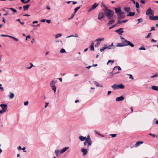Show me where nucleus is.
Returning <instances> with one entry per match:
<instances>
[{
  "mask_svg": "<svg viewBox=\"0 0 158 158\" xmlns=\"http://www.w3.org/2000/svg\"><path fill=\"white\" fill-rule=\"evenodd\" d=\"M105 13L108 19H110L113 16L114 12L112 10L107 8L105 10Z\"/></svg>",
  "mask_w": 158,
  "mask_h": 158,
  "instance_id": "1",
  "label": "nucleus"
},
{
  "mask_svg": "<svg viewBox=\"0 0 158 158\" xmlns=\"http://www.w3.org/2000/svg\"><path fill=\"white\" fill-rule=\"evenodd\" d=\"M122 42L124 46H130L131 47H133L134 46V45L131 42L127 40L126 39L122 41Z\"/></svg>",
  "mask_w": 158,
  "mask_h": 158,
  "instance_id": "2",
  "label": "nucleus"
},
{
  "mask_svg": "<svg viewBox=\"0 0 158 158\" xmlns=\"http://www.w3.org/2000/svg\"><path fill=\"white\" fill-rule=\"evenodd\" d=\"M154 14V11L151 8H149L147 10L146 12V15L148 16H149L150 15H153Z\"/></svg>",
  "mask_w": 158,
  "mask_h": 158,
  "instance_id": "3",
  "label": "nucleus"
},
{
  "mask_svg": "<svg viewBox=\"0 0 158 158\" xmlns=\"http://www.w3.org/2000/svg\"><path fill=\"white\" fill-rule=\"evenodd\" d=\"M99 4H97L96 3H94L93 5H92L91 7L88 10V12H89L91 11L92 10H94L95 9L96 7Z\"/></svg>",
  "mask_w": 158,
  "mask_h": 158,
  "instance_id": "4",
  "label": "nucleus"
},
{
  "mask_svg": "<svg viewBox=\"0 0 158 158\" xmlns=\"http://www.w3.org/2000/svg\"><path fill=\"white\" fill-rule=\"evenodd\" d=\"M0 106L2 107V110L6 111L7 110V105L6 104H2L0 105Z\"/></svg>",
  "mask_w": 158,
  "mask_h": 158,
  "instance_id": "5",
  "label": "nucleus"
},
{
  "mask_svg": "<svg viewBox=\"0 0 158 158\" xmlns=\"http://www.w3.org/2000/svg\"><path fill=\"white\" fill-rule=\"evenodd\" d=\"M89 149H88L87 147V148L86 149L83 148L81 149V151L83 152V156H85L86 155L87 153L88 152V150Z\"/></svg>",
  "mask_w": 158,
  "mask_h": 158,
  "instance_id": "6",
  "label": "nucleus"
},
{
  "mask_svg": "<svg viewBox=\"0 0 158 158\" xmlns=\"http://www.w3.org/2000/svg\"><path fill=\"white\" fill-rule=\"evenodd\" d=\"M123 28H121L115 30V31L118 33L119 35H121L122 33L124 32L123 31Z\"/></svg>",
  "mask_w": 158,
  "mask_h": 158,
  "instance_id": "7",
  "label": "nucleus"
},
{
  "mask_svg": "<svg viewBox=\"0 0 158 158\" xmlns=\"http://www.w3.org/2000/svg\"><path fill=\"white\" fill-rule=\"evenodd\" d=\"M149 19L152 20L156 21L158 20V16H150Z\"/></svg>",
  "mask_w": 158,
  "mask_h": 158,
  "instance_id": "8",
  "label": "nucleus"
},
{
  "mask_svg": "<svg viewBox=\"0 0 158 158\" xmlns=\"http://www.w3.org/2000/svg\"><path fill=\"white\" fill-rule=\"evenodd\" d=\"M117 15L118 16L117 19L118 20H121L125 18V17L124 15H121V14H118Z\"/></svg>",
  "mask_w": 158,
  "mask_h": 158,
  "instance_id": "9",
  "label": "nucleus"
},
{
  "mask_svg": "<svg viewBox=\"0 0 158 158\" xmlns=\"http://www.w3.org/2000/svg\"><path fill=\"white\" fill-rule=\"evenodd\" d=\"M104 17V14L103 12H101L99 14L98 19L99 20L101 19Z\"/></svg>",
  "mask_w": 158,
  "mask_h": 158,
  "instance_id": "10",
  "label": "nucleus"
},
{
  "mask_svg": "<svg viewBox=\"0 0 158 158\" xmlns=\"http://www.w3.org/2000/svg\"><path fill=\"white\" fill-rule=\"evenodd\" d=\"M115 11L116 13L117 14V15H118V14H120V13H121V10L120 8H115Z\"/></svg>",
  "mask_w": 158,
  "mask_h": 158,
  "instance_id": "11",
  "label": "nucleus"
},
{
  "mask_svg": "<svg viewBox=\"0 0 158 158\" xmlns=\"http://www.w3.org/2000/svg\"><path fill=\"white\" fill-rule=\"evenodd\" d=\"M94 41H92L91 44L89 48H90V50L92 51H94Z\"/></svg>",
  "mask_w": 158,
  "mask_h": 158,
  "instance_id": "12",
  "label": "nucleus"
},
{
  "mask_svg": "<svg viewBox=\"0 0 158 158\" xmlns=\"http://www.w3.org/2000/svg\"><path fill=\"white\" fill-rule=\"evenodd\" d=\"M89 143H90V142L88 141V140H85V141L84 142V146H85L87 144H88L87 147L88 149H89V146L90 145L92 144V143H91L89 144Z\"/></svg>",
  "mask_w": 158,
  "mask_h": 158,
  "instance_id": "13",
  "label": "nucleus"
},
{
  "mask_svg": "<svg viewBox=\"0 0 158 158\" xmlns=\"http://www.w3.org/2000/svg\"><path fill=\"white\" fill-rule=\"evenodd\" d=\"M124 99V97L123 96H121L120 97H117L116 100V101H119L123 100Z\"/></svg>",
  "mask_w": 158,
  "mask_h": 158,
  "instance_id": "14",
  "label": "nucleus"
},
{
  "mask_svg": "<svg viewBox=\"0 0 158 158\" xmlns=\"http://www.w3.org/2000/svg\"><path fill=\"white\" fill-rule=\"evenodd\" d=\"M69 148V147H66L63 148L62 150L60 151V153L62 154L64 152H65L67 149Z\"/></svg>",
  "mask_w": 158,
  "mask_h": 158,
  "instance_id": "15",
  "label": "nucleus"
},
{
  "mask_svg": "<svg viewBox=\"0 0 158 158\" xmlns=\"http://www.w3.org/2000/svg\"><path fill=\"white\" fill-rule=\"evenodd\" d=\"M78 139L81 141H82L84 140H85V139H86V137H84L83 136L81 135L79 137Z\"/></svg>",
  "mask_w": 158,
  "mask_h": 158,
  "instance_id": "16",
  "label": "nucleus"
},
{
  "mask_svg": "<svg viewBox=\"0 0 158 158\" xmlns=\"http://www.w3.org/2000/svg\"><path fill=\"white\" fill-rule=\"evenodd\" d=\"M115 22V20L114 19H112L110 20L108 23H107V25L108 26H109L112 24L113 23H114Z\"/></svg>",
  "mask_w": 158,
  "mask_h": 158,
  "instance_id": "17",
  "label": "nucleus"
},
{
  "mask_svg": "<svg viewBox=\"0 0 158 158\" xmlns=\"http://www.w3.org/2000/svg\"><path fill=\"white\" fill-rule=\"evenodd\" d=\"M56 81L53 80L50 82V85L52 87V86H55V84L56 83Z\"/></svg>",
  "mask_w": 158,
  "mask_h": 158,
  "instance_id": "18",
  "label": "nucleus"
},
{
  "mask_svg": "<svg viewBox=\"0 0 158 158\" xmlns=\"http://www.w3.org/2000/svg\"><path fill=\"white\" fill-rule=\"evenodd\" d=\"M30 6V5L28 4L26 5L23 6V8L24 10L26 11L28 10Z\"/></svg>",
  "mask_w": 158,
  "mask_h": 158,
  "instance_id": "19",
  "label": "nucleus"
},
{
  "mask_svg": "<svg viewBox=\"0 0 158 158\" xmlns=\"http://www.w3.org/2000/svg\"><path fill=\"white\" fill-rule=\"evenodd\" d=\"M111 87L114 90L118 89V85L115 84L111 86Z\"/></svg>",
  "mask_w": 158,
  "mask_h": 158,
  "instance_id": "20",
  "label": "nucleus"
},
{
  "mask_svg": "<svg viewBox=\"0 0 158 158\" xmlns=\"http://www.w3.org/2000/svg\"><path fill=\"white\" fill-rule=\"evenodd\" d=\"M116 47H124V45L123 44V42H122L121 43H118L117 44Z\"/></svg>",
  "mask_w": 158,
  "mask_h": 158,
  "instance_id": "21",
  "label": "nucleus"
},
{
  "mask_svg": "<svg viewBox=\"0 0 158 158\" xmlns=\"http://www.w3.org/2000/svg\"><path fill=\"white\" fill-rule=\"evenodd\" d=\"M124 87V85L122 84H120L118 85V89H123Z\"/></svg>",
  "mask_w": 158,
  "mask_h": 158,
  "instance_id": "22",
  "label": "nucleus"
},
{
  "mask_svg": "<svg viewBox=\"0 0 158 158\" xmlns=\"http://www.w3.org/2000/svg\"><path fill=\"white\" fill-rule=\"evenodd\" d=\"M143 143V142L142 141H139L136 142V144H135V147H137L140 145V144H142Z\"/></svg>",
  "mask_w": 158,
  "mask_h": 158,
  "instance_id": "23",
  "label": "nucleus"
},
{
  "mask_svg": "<svg viewBox=\"0 0 158 158\" xmlns=\"http://www.w3.org/2000/svg\"><path fill=\"white\" fill-rule=\"evenodd\" d=\"M85 140H88V141L90 142V143H89V144L91 143H92V141L91 139L90 136L89 135H88L87 137H86V139Z\"/></svg>",
  "mask_w": 158,
  "mask_h": 158,
  "instance_id": "24",
  "label": "nucleus"
},
{
  "mask_svg": "<svg viewBox=\"0 0 158 158\" xmlns=\"http://www.w3.org/2000/svg\"><path fill=\"white\" fill-rule=\"evenodd\" d=\"M135 13L134 12H129V13L127 15V16H133L135 15Z\"/></svg>",
  "mask_w": 158,
  "mask_h": 158,
  "instance_id": "25",
  "label": "nucleus"
},
{
  "mask_svg": "<svg viewBox=\"0 0 158 158\" xmlns=\"http://www.w3.org/2000/svg\"><path fill=\"white\" fill-rule=\"evenodd\" d=\"M82 6V5H81L80 6H78L75 9H74V13H75L77 10Z\"/></svg>",
  "mask_w": 158,
  "mask_h": 158,
  "instance_id": "26",
  "label": "nucleus"
},
{
  "mask_svg": "<svg viewBox=\"0 0 158 158\" xmlns=\"http://www.w3.org/2000/svg\"><path fill=\"white\" fill-rule=\"evenodd\" d=\"M104 40V39L103 38H100L97 39L95 41L97 42H99V41H103Z\"/></svg>",
  "mask_w": 158,
  "mask_h": 158,
  "instance_id": "27",
  "label": "nucleus"
},
{
  "mask_svg": "<svg viewBox=\"0 0 158 158\" xmlns=\"http://www.w3.org/2000/svg\"><path fill=\"white\" fill-rule=\"evenodd\" d=\"M152 89L153 90L158 91V86H152Z\"/></svg>",
  "mask_w": 158,
  "mask_h": 158,
  "instance_id": "28",
  "label": "nucleus"
},
{
  "mask_svg": "<svg viewBox=\"0 0 158 158\" xmlns=\"http://www.w3.org/2000/svg\"><path fill=\"white\" fill-rule=\"evenodd\" d=\"M124 10L127 12H128L129 11H130L131 9H130V8L129 7H125L124 8Z\"/></svg>",
  "mask_w": 158,
  "mask_h": 158,
  "instance_id": "29",
  "label": "nucleus"
},
{
  "mask_svg": "<svg viewBox=\"0 0 158 158\" xmlns=\"http://www.w3.org/2000/svg\"><path fill=\"white\" fill-rule=\"evenodd\" d=\"M55 153L56 156H58L59 153H60V151L58 150H55Z\"/></svg>",
  "mask_w": 158,
  "mask_h": 158,
  "instance_id": "30",
  "label": "nucleus"
},
{
  "mask_svg": "<svg viewBox=\"0 0 158 158\" xmlns=\"http://www.w3.org/2000/svg\"><path fill=\"white\" fill-rule=\"evenodd\" d=\"M14 96L15 95L14 93H10L9 97L10 99H12L14 98Z\"/></svg>",
  "mask_w": 158,
  "mask_h": 158,
  "instance_id": "31",
  "label": "nucleus"
},
{
  "mask_svg": "<svg viewBox=\"0 0 158 158\" xmlns=\"http://www.w3.org/2000/svg\"><path fill=\"white\" fill-rule=\"evenodd\" d=\"M78 37V35L77 34H76L75 35H71L69 36H67L66 38H69V37Z\"/></svg>",
  "mask_w": 158,
  "mask_h": 158,
  "instance_id": "32",
  "label": "nucleus"
},
{
  "mask_svg": "<svg viewBox=\"0 0 158 158\" xmlns=\"http://www.w3.org/2000/svg\"><path fill=\"white\" fill-rule=\"evenodd\" d=\"M104 46H106V49H111V47H110V45L107 46V45L106 44H105L104 45Z\"/></svg>",
  "mask_w": 158,
  "mask_h": 158,
  "instance_id": "33",
  "label": "nucleus"
},
{
  "mask_svg": "<svg viewBox=\"0 0 158 158\" xmlns=\"http://www.w3.org/2000/svg\"><path fill=\"white\" fill-rule=\"evenodd\" d=\"M62 36V34L61 33H58L55 36L56 38H57L59 37H60Z\"/></svg>",
  "mask_w": 158,
  "mask_h": 158,
  "instance_id": "34",
  "label": "nucleus"
},
{
  "mask_svg": "<svg viewBox=\"0 0 158 158\" xmlns=\"http://www.w3.org/2000/svg\"><path fill=\"white\" fill-rule=\"evenodd\" d=\"M9 9L12 10L14 13L16 12H17L16 10L14 9V8L10 7L9 8Z\"/></svg>",
  "mask_w": 158,
  "mask_h": 158,
  "instance_id": "35",
  "label": "nucleus"
},
{
  "mask_svg": "<svg viewBox=\"0 0 158 158\" xmlns=\"http://www.w3.org/2000/svg\"><path fill=\"white\" fill-rule=\"evenodd\" d=\"M60 52L61 53H65L66 52L64 48H62L60 51Z\"/></svg>",
  "mask_w": 158,
  "mask_h": 158,
  "instance_id": "36",
  "label": "nucleus"
},
{
  "mask_svg": "<svg viewBox=\"0 0 158 158\" xmlns=\"http://www.w3.org/2000/svg\"><path fill=\"white\" fill-rule=\"evenodd\" d=\"M52 89L53 90L54 93H55L56 91V86H54L51 87Z\"/></svg>",
  "mask_w": 158,
  "mask_h": 158,
  "instance_id": "37",
  "label": "nucleus"
},
{
  "mask_svg": "<svg viewBox=\"0 0 158 158\" xmlns=\"http://www.w3.org/2000/svg\"><path fill=\"white\" fill-rule=\"evenodd\" d=\"M105 49H106V46H104V47L100 49V51L101 52L103 51Z\"/></svg>",
  "mask_w": 158,
  "mask_h": 158,
  "instance_id": "38",
  "label": "nucleus"
},
{
  "mask_svg": "<svg viewBox=\"0 0 158 158\" xmlns=\"http://www.w3.org/2000/svg\"><path fill=\"white\" fill-rule=\"evenodd\" d=\"M101 6L102 7H104L105 8V10L106 9H107V7L106 6V5L103 3V2H102V4L101 5Z\"/></svg>",
  "mask_w": 158,
  "mask_h": 158,
  "instance_id": "39",
  "label": "nucleus"
},
{
  "mask_svg": "<svg viewBox=\"0 0 158 158\" xmlns=\"http://www.w3.org/2000/svg\"><path fill=\"white\" fill-rule=\"evenodd\" d=\"M114 62V60H109L108 61V62L107 63V64H108L109 63H111V64H112Z\"/></svg>",
  "mask_w": 158,
  "mask_h": 158,
  "instance_id": "40",
  "label": "nucleus"
},
{
  "mask_svg": "<svg viewBox=\"0 0 158 158\" xmlns=\"http://www.w3.org/2000/svg\"><path fill=\"white\" fill-rule=\"evenodd\" d=\"M75 13H74L68 19L70 20V19H72L74 17V15H75Z\"/></svg>",
  "mask_w": 158,
  "mask_h": 158,
  "instance_id": "41",
  "label": "nucleus"
},
{
  "mask_svg": "<svg viewBox=\"0 0 158 158\" xmlns=\"http://www.w3.org/2000/svg\"><path fill=\"white\" fill-rule=\"evenodd\" d=\"M135 7L137 9L139 8V3L138 2H136L135 3Z\"/></svg>",
  "mask_w": 158,
  "mask_h": 158,
  "instance_id": "42",
  "label": "nucleus"
},
{
  "mask_svg": "<svg viewBox=\"0 0 158 158\" xmlns=\"http://www.w3.org/2000/svg\"><path fill=\"white\" fill-rule=\"evenodd\" d=\"M94 83L97 86H99V84L96 81H94Z\"/></svg>",
  "mask_w": 158,
  "mask_h": 158,
  "instance_id": "43",
  "label": "nucleus"
},
{
  "mask_svg": "<svg viewBox=\"0 0 158 158\" xmlns=\"http://www.w3.org/2000/svg\"><path fill=\"white\" fill-rule=\"evenodd\" d=\"M109 135L111 136L112 138H114L117 135L116 134H110Z\"/></svg>",
  "mask_w": 158,
  "mask_h": 158,
  "instance_id": "44",
  "label": "nucleus"
},
{
  "mask_svg": "<svg viewBox=\"0 0 158 158\" xmlns=\"http://www.w3.org/2000/svg\"><path fill=\"white\" fill-rule=\"evenodd\" d=\"M127 75H129L130 76L129 77V78L130 79H131L132 80H133L134 79V77H133L132 75L131 74H127Z\"/></svg>",
  "mask_w": 158,
  "mask_h": 158,
  "instance_id": "45",
  "label": "nucleus"
},
{
  "mask_svg": "<svg viewBox=\"0 0 158 158\" xmlns=\"http://www.w3.org/2000/svg\"><path fill=\"white\" fill-rule=\"evenodd\" d=\"M20 19H17L16 20V21H17L19 22V23H20L21 24H22V25L23 24H24V22H21L20 21Z\"/></svg>",
  "mask_w": 158,
  "mask_h": 158,
  "instance_id": "46",
  "label": "nucleus"
},
{
  "mask_svg": "<svg viewBox=\"0 0 158 158\" xmlns=\"http://www.w3.org/2000/svg\"><path fill=\"white\" fill-rule=\"evenodd\" d=\"M139 50H145L146 48L143 46H141L139 48Z\"/></svg>",
  "mask_w": 158,
  "mask_h": 158,
  "instance_id": "47",
  "label": "nucleus"
},
{
  "mask_svg": "<svg viewBox=\"0 0 158 158\" xmlns=\"http://www.w3.org/2000/svg\"><path fill=\"white\" fill-rule=\"evenodd\" d=\"M0 90H1V91H3L4 90V89L3 87H2V85L1 84H0Z\"/></svg>",
  "mask_w": 158,
  "mask_h": 158,
  "instance_id": "48",
  "label": "nucleus"
},
{
  "mask_svg": "<svg viewBox=\"0 0 158 158\" xmlns=\"http://www.w3.org/2000/svg\"><path fill=\"white\" fill-rule=\"evenodd\" d=\"M158 74L156 73V74H155L154 75L151 76L150 77L151 78H153L154 77H158Z\"/></svg>",
  "mask_w": 158,
  "mask_h": 158,
  "instance_id": "49",
  "label": "nucleus"
},
{
  "mask_svg": "<svg viewBox=\"0 0 158 158\" xmlns=\"http://www.w3.org/2000/svg\"><path fill=\"white\" fill-rule=\"evenodd\" d=\"M100 44V42H97V43L95 44V47L98 46Z\"/></svg>",
  "mask_w": 158,
  "mask_h": 158,
  "instance_id": "50",
  "label": "nucleus"
},
{
  "mask_svg": "<svg viewBox=\"0 0 158 158\" xmlns=\"http://www.w3.org/2000/svg\"><path fill=\"white\" fill-rule=\"evenodd\" d=\"M119 73V72H118H118H117L115 73H113V72H111V73H110L112 75H114V74H118V73Z\"/></svg>",
  "mask_w": 158,
  "mask_h": 158,
  "instance_id": "51",
  "label": "nucleus"
},
{
  "mask_svg": "<svg viewBox=\"0 0 158 158\" xmlns=\"http://www.w3.org/2000/svg\"><path fill=\"white\" fill-rule=\"evenodd\" d=\"M138 24H139V23L143 21V19H138Z\"/></svg>",
  "mask_w": 158,
  "mask_h": 158,
  "instance_id": "52",
  "label": "nucleus"
},
{
  "mask_svg": "<svg viewBox=\"0 0 158 158\" xmlns=\"http://www.w3.org/2000/svg\"><path fill=\"white\" fill-rule=\"evenodd\" d=\"M151 34V33H149L148 35L146 36L145 37V38H148L150 36V35Z\"/></svg>",
  "mask_w": 158,
  "mask_h": 158,
  "instance_id": "53",
  "label": "nucleus"
},
{
  "mask_svg": "<svg viewBox=\"0 0 158 158\" xmlns=\"http://www.w3.org/2000/svg\"><path fill=\"white\" fill-rule=\"evenodd\" d=\"M28 103H29L28 102V101H27L26 102H24V106H27V105H28Z\"/></svg>",
  "mask_w": 158,
  "mask_h": 158,
  "instance_id": "54",
  "label": "nucleus"
},
{
  "mask_svg": "<svg viewBox=\"0 0 158 158\" xmlns=\"http://www.w3.org/2000/svg\"><path fill=\"white\" fill-rule=\"evenodd\" d=\"M149 135H150L151 136L153 137H156V135H155L152 133H149Z\"/></svg>",
  "mask_w": 158,
  "mask_h": 158,
  "instance_id": "55",
  "label": "nucleus"
},
{
  "mask_svg": "<svg viewBox=\"0 0 158 158\" xmlns=\"http://www.w3.org/2000/svg\"><path fill=\"white\" fill-rule=\"evenodd\" d=\"M128 21V20L126 19V20L121 21V22H122V23H125L127 22Z\"/></svg>",
  "mask_w": 158,
  "mask_h": 158,
  "instance_id": "56",
  "label": "nucleus"
},
{
  "mask_svg": "<svg viewBox=\"0 0 158 158\" xmlns=\"http://www.w3.org/2000/svg\"><path fill=\"white\" fill-rule=\"evenodd\" d=\"M13 39H14L16 41H19V39L16 38H15V37H14L13 38Z\"/></svg>",
  "mask_w": 158,
  "mask_h": 158,
  "instance_id": "57",
  "label": "nucleus"
},
{
  "mask_svg": "<svg viewBox=\"0 0 158 158\" xmlns=\"http://www.w3.org/2000/svg\"><path fill=\"white\" fill-rule=\"evenodd\" d=\"M6 111H5L2 110H0V114H2L4 112H5Z\"/></svg>",
  "mask_w": 158,
  "mask_h": 158,
  "instance_id": "58",
  "label": "nucleus"
},
{
  "mask_svg": "<svg viewBox=\"0 0 158 158\" xmlns=\"http://www.w3.org/2000/svg\"><path fill=\"white\" fill-rule=\"evenodd\" d=\"M114 27H114V25H112V26H111V27H110L109 28V30H110V29H112V28H114Z\"/></svg>",
  "mask_w": 158,
  "mask_h": 158,
  "instance_id": "59",
  "label": "nucleus"
},
{
  "mask_svg": "<svg viewBox=\"0 0 158 158\" xmlns=\"http://www.w3.org/2000/svg\"><path fill=\"white\" fill-rule=\"evenodd\" d=\"M155 30V27H151V30H150V31H154Z\"/></svg>",
  "mask_w": 158,
  "mask_h": 158,
  "instance_id": "60",
  "label": "nucleus"
},
{
  "mask_svg": "<svg viewBox=\"0 0 158 158\" xmlns=\"http://www.w3.org/2000/svg\"><path fill=\"white\" fill-rule=\"evenodd\" d=\"M1 36L2 37H7L8 35L4 34H2L1 35Z\"/></svg>",
  "mask_w": 158,
  "mask_h": 158,
  "instance_id": "61",
  "label": "nucleus"
},
{
  "mask_svg": "<svg viewBox=\"0 0 158 158\" xmlns=\"http://www.w3.org/2000/svg\"><path fill=\"white\" fill-rule=\"evenodd\" d=\"M45 106H44V107L45 108H46L47 107V106H48V102H46L45 103Z\"/></svg>",
  "mask_w": 158,
  "mask_h": 158,
  "instance_id": "62",
  "label": "nucleus"
},
{
  "mask_svg": "<svg viewBox=\"0 0 158 158\" xmlns=\"http://www.w3.org/2000/svg\"><path fill=\"white\" fill-rule=\"evenodd\" d=\"M120 20H118L117 21V23L120 24L122 23V22H121V21Z\"/></svg>",
  "mask_w": 158,
  "mask_h": 158,
  "instance_id": "63",
  "label": "nucleus"
},
{
  "mask_svg": "<svg viewBox=\"0 0 158 158\" xmlns=\"http://www.w3.org/2000/svg\"><path fill=\"white\" fill-rule=\"evenodd\" d=\"M46 22L48 23H51V20H47Z\"/></svg>",
  "mask_w": 158,
  "mask_h": 158,
  "instance_id": "64",
  "label": "nucleus"
}]
</instances>
